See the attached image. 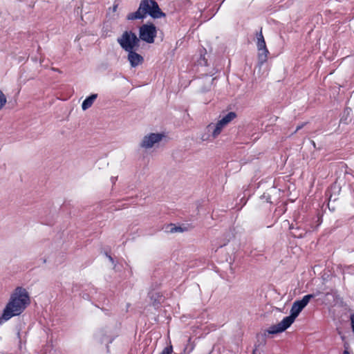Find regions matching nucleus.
<instances>
[{
  "label": "nucleus",
  "mask_w": 354,
  "mask_h": 354,
  "mask_svg": "<svg viewBox=\"0 0 354 354\" xmlns=\"http://www.w3.org/2000/svg\"><path fill=\"white\" fill-rule=\"evenodd\" d=\"M30 302L28 291L22 287L16 288L11 294L9 301L0 317V324L15 316L21 315L30 304Z\"/></svg>",
  "instance_id": "nucleus-1"
},
{
  "label": "nucleus",
  "mask_w": 354,
  "mask_h": 354,
  "mask_svg": "<svg viewBox=\"0 0 354 354\" xmlns=\"http://www.w3.org/2000/svg\"><path fill=\"white\" fill-rule=\"evenodd\" d=\"M313 297V296L312 295H307L301 300L294 301L290 308V315L284 317L279 323L270 326L265 331V335L266 333L275 335L285 331L294 323L299 313L308 305L310 299Z\"/></svg>",
  "instance_id": "nucleus-2"
},
{
  "label": "nucleus",
  "mask_w": 354,
  "mask_h": 354,
  "mask_svg": "<svg viewBox=\"0 0 354 354\" xmlns=\"http://www.w3.org/2000/svg\"><path fill=\"white\" fill-rule=\"evenodd\" d=\"M147 15H149L153 19H158L165 17V14L160 10L155 0H142L137 11L129 13L127 19H142Z\"/></svg>",
  "instance_id": "nucleus-3"
},
{
  "label": "nucleus",
  "mask_w": 354,
  "mask_h": 354,
  "mask_svg": "<svg viewBox=\"0 0 354 354\" xmlns=\"http://www.w3.org/2000/svg\"><path fill=\"white\" fill-rule=\"evenodd\" d=\"M117 41L126 52L138 50L140 43L139 38L134 32L127 30L124 31L121 37L117 39Z\"/></svg>",
  "instance_id": "nucleus-4"
},
{
  "label": "nucleus",
  "mask_w": 354,
  "mask_h": 354,
  "mask_svg": "<svg viewBox=\"0 0 354 354\" xmlns=\"http://www.w3.org/2000/svg\"><path fill=\"white\" fill-rule=\"evenodd\" d=\"M156 27L153 24H143L139 29V40L153 44L156 37Z\"/></svg>",
  "instance_id": "nucleus-5"
},
{
  "label": "nucleus",
  "mask_w": 354,
  "mask_h": 354,
  "mask_svg": "<svg viewBox=\"0 0 354 354\" xmlns=\"http://www.w3.org/2000/svg\"><path fill=\"white\" fill-rule=\"evenodd\" d=\"M165 137L163 133H151L143 137L142 142L140 144V147L144 149H150L158 143Z\"/></svg>",
  "instance_id": "nucleus-6"
},
{
  "label": "nucleus",
  "mask_w": 354,
  "mask_h": 354,
  "mask_svg": "<svg viewBox=\"0 0 354 354\" xmlns=\"http://www.w3.org/2000/svg\"><path fill=\"white\" fill-rule=\"evenodd\" d=\"M95 338L100 343L106 342L111 344L113 341L115 335L112 334L111 330L107 327H103L95 333Z\"/></svg>",
  "instance_id": "nucleus-7"
},
{
  "label": "nucleus",
  "mask_w": 354,
  "mask_h": 354,
  "mask_svg": "<svg viewBox=\"0 0 354 354\" xmlns=\"http://www.w3.org/2000/svg\"><path fill=\"white\" fill-rule=\"evenodd\" d=\"M236 118V114L232 111L219 117L218 121L215 122L218 136L221 133L223 129Z\"/></svg>",
  "instance_id": "nucleus-8"
},
{
  "label": "nucleus",
  "mask_w": 354,
  "mask_h": 354,
  "mask_svg": "<svg viewBox=\"0 0 354 354\" xmlns=\"http://www.w3.org/2000/svg\"><path fill=\"white\" fill-rule=\"evenodd\" d=\"M137 50H132L127 52V59L132 68H136L144 62V57L138 54L136 52Z\"/></svg>",
  "instance_id": "nucleus-9"
},
{
  "label": "nucleus",
  "mask_w": 354,
  "mask_h": 354,
  "mask_svg": "<svg viewBox=\"0 0 354 354\" xmlns=\"http://www.w3.org/2000/svg\"><path fill=\"white\" fill-rule=\"evenodd\" d=\"M206 133L202 135L203 140H208L209 139H215L218 136V131L215 122H211L205 127Z\"/></svg>",
  "instance_id": "nucleus-10"
},
{
  "label": "nucleus",
  "mask_w": 354,
  "mask_h": 354,
  "mask_svg": "<svg viewBox=\"0 0 354 354\" xmlns=\"http://www.w3.org/2000/svg\"><path fill=\"white\" fill-rule=\"evenodd\" d=\"M97 97V94H91L90 96L87 97L82 104V109L85 111L90 108Z\"/></svg>",
  "instance_id": "nucleus-11"
},
{
  "label": "nucleus",
  "mask_w": 354,
  "mask_h": 354,
  "mask_svg": "<svg viewBox=\"0 0 354 354\" xmlns=\"http://www.w3.org/2000/svg\"><path fill=\"white\" fill-rule=\"evenodd\" d=\"M149 296L152 301V304L153 306H156L158 304L160 303V299H162V296L159 295L158 292H149Z\"/></svg>",
  "instance_id": "nucleus-12"
},
{
  "label": "nucleus",
  "mask_w": 354,
  "mask_h": 354,
  "mask_svg": "<svg viewBox=\"0 0 354 354\" xmlns=\"http://www.w3.org/2000/svg\"><path fill=\"white\" fill-rule=\"evenodd\" d=\"M257 39L258 50L267 49L266 46V42L264 41L263 36L261 32H260L259 34H257Z\"/></svg>",
  "instance_id": "nucleus-13"
},
{
  "label": "nucleus",
  "mask_w": 354,
  "mask_h": 354,
  "mask_svg": "<svg viewBox=\"0 0 354 354\" xmlns=\"http://www.w3.org/2000/svg\"><path fill=\"white\" fill-rule=\"evenodd\" d=\"M268 51L267 49L259 50L258 58L261 64L264 63L267 59Z\"/></svg>",
  "instance_id": "nucleus-14"
},
{
  "label": "nucleus",
  "mask_w": 354,
  "mask_h": 354,
  "mask_svg": "<svg viewBox=\"0 0 354 354\" xmlns=\"http://www.w3.org/2000/svg\"><path fill=\"white\" fill-rule=\"evenodd\" d=\"M193 229V225L190 223H182L178 226V232H187Z\"/></svg>",
  "instance_id": "nucleus-15"
},
{
  "label": "nucleus",
  "mask_w": 354,
  "mask_h": 354,
  "mask_svg": "<svg viewBox=\"0 0 354 354\" xmlns=\"http://www.w3.org/2000/svg\"><path fill=\"white\" fill-rule=\"evenodd\" d=\"M164 230L167 233H174L177 232V226L174 223H170L165 226Z\"/></svg>",
  "instance_id": "nucleus-16"
},
{
  "label": "nucleus",
  "mask_w": 354,
  "mask_h": 354,
  "mask_svg": "<svg viewBox=\"0 0 354 354\" xmlns=\"http://www.w3.org/2000/svg\"><path fill=\"white\" fill-rule=\"evenodd\" d=\"M7 102V99L5 94L3 93L1 90H0V111L3 109V107L6 105Z\"/></svg>",
  "instance_id": "nucleus-17"
},
{
  "label": "nucleus",
  "mask_w": 354,
  "mask_h": 354,
  "mask_svg": "<svg viewBox=\"0 0 354 354\" xmlns=\"http://www.w3.org/2000/svg\"><path fill=\"white\" fill-rule=\"evenodd\" d=\"M172 346L165 347L160 354H171Z\"/></svg>",
  "instance_id": "nucleus-18"
},
{
  "label": "nucleus",
  "mask_w": 354,
  "mask_h": 354,
  "mask_svg": "<svg viewBox=\"0 0 354 354\" xmlns=\"http://www.w3.org/2000/svg\"><path fill=\"white\" fill-rule=\"evenodd\" d=\"M350 319H351V322L352 330L354 332V315L353 314L351 315Z\"/></svg>",
  "instance_id": "nucleus-19"
},
{
  "label": "nucleus",
  "mask_w": 354,
  "mask_h": 354,
  "mask_svg": "<svg viewBox=\"0 0 354 354\" xmlns=\"http://www.w3.org/2000/svg\"><path fill=\"white\" fill-rule=\"evenodd\" d=\"M106 256L109 258V261L113 264L114 261L111 256L109 255L107 253H106Z\"/></svg>",
  "instance_id": "nucleus-20"
},
{
  "label": "nucleus",
  "mask_w": 354,
  "mask_h": 354,
  "mask_svg": "<svg viewBox=\"0 0 354 354\" xmlns=\"http://www.w3.org/2000/svg\"><path fill=\"white\" fill-rule=\"evenodd\" d=\"M334 201H335V200H333V199H332V197H330V198H329V202H328V206H329V207H330V206H332V205H333V203Z\"/></svg>",
  "instance_id": "nucleus-21"
},
{
  "label": "nucleus",
  "mask_w": 354,
  "mask_h": 354,
  "mask_svg": "<svg viewBox=\"0 0 354 354\" xmlns=\"http://www.w3.org/2000/svg\"><path fill=\"white\" fill-rule=\"evenodd\" d=\"M106 352L109 353L110 352V350H109V346L108 343L106 344Z\"/></svg>",
  "instance_id": "nucleus-22"
},
{
  "label": "nucleus",
  "mask_w": 354,
  "mask_h": 354,
  "mask_svg": "<svg viewBox=\"0 0 354 354\" xmlns=\"http://www.w3.org/2000/svg\"><path fill=\"white\" fill-rule=\"evenodd\" d=\"M343 354H350L348 350H345Z\"/></svg>",
  "instance_id": "nucleus-23"
},
{
  "label": "nucleus",
  "mask_w": 354,
  "mask_h": 354,
  "mask_svg": "<svg viewBox=\"0 0 354 354\" xmlns=\"http://www.w3.org/2000/svg\"><path fill=\"white\" fill-rule=\"evenodd\" d=\"M17 337L20 339V332L19 330L17 331Z\"/></svg>",
  "instance_id": "nucleus-24"
},
{
  "label": "nucleus",
  "mask_w": 354,
  "mask_h": 354,
  "mask_svg": "<svg viewBox=\"0 0 354 354\" xmlns=\"http://www.w3.org/2000/svg\"><path fill=\"white\" fill-rule=\"evenodd\" d=\"M116 8H117V6H115L113 7V10H115V9H116Z\"/></svg>",
  "instance_id": "nucleus-25"
},
{
  "label": "nucleus",
  "mask_w": 354,
  "mask_h": 354,
  "mask_svg": "<svg viewBox=\"0 0 354 354\" xmlns=\"http://www.w3.org/2000/svg\"><path fill=\"white\" fill-rule=\"evenodd\" d=\"M254 352H255V351H254V352H253V354H255V353H254Z\"/></svg>",
  "instance_id": "nucleus-26"
},
{
  "label": "nucleus",
  "mask_w": 354,
  "mask_h": 354,
  "mask_svg": "<svg viewBox=\"0 0 354 354\" xmlns=\"http://www.w3.org/2000/svg\"><path fill=\"white\" fill-rule=\"evenodd\" d=\"M254 352H255V351H254V352H253V354H255V353H254Z\"/></svg>",
  "instance_id": "nucleus-27"
}]
</instances>
